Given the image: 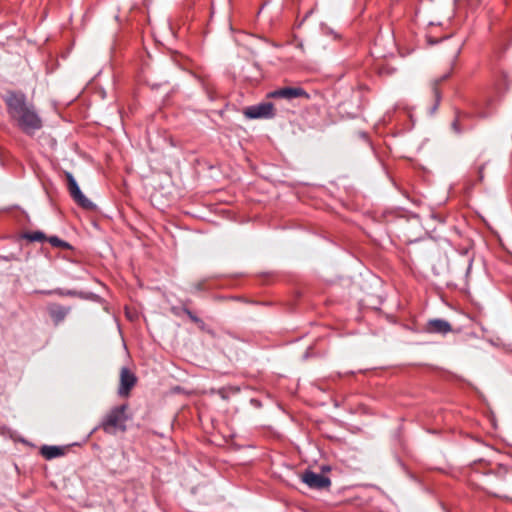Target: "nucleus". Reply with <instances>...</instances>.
<instances>
[{"label": "nucleus", "instance_id": "1", "mask_svg": "<svg viewBox=\"0 0 512 512\" xmlns=\"http://www.w3.org/2000/svg\"><path fill=\"white\" fill-rule=\"evenodd\" d=\"M8 112L19 128L33 134L42 127V120L31 105L25 102V97L20 94L10 93L6 97Z\"/></svg>", "mask_w": 512, "mask_h": 512}, {"label": "nucleus", "instance_id": "2", "mask_svg": "<svg viewBox=\"0 0 512 512\" xmlns=\"http://www.w3.org/2000/svg\"><path fill=\"white\" fill-rule=\"evenodd\" d=\"M127 408L126 404L112 408L101 423L102 429L109 434H115L119 430L125 431V423L128 420Z\"/></svg>", "mask_w": 512, "mask_h": 512}, {"label": "nucleus", "instance_id": "3", "mask_svg": "<svg viewBox=\"0 0 512 512\" xmlns=\"http://www.w3.org/2000/svg\"><path fill=\"white\" fill-rule=\"evenodd\" d=\"M67 179L68 190L73 200L85 209H90L94 205L93 203L82 193L75 178L70 172H65Z\"/></svg>", "mask_w": 512, "mask_h": 512}, {"label": "nucleus", "instance_id": "4", "mask_svg": "<svg viewBox=\"0 0 512 512\" xmlns=\"http://www.w3.org/2000/svg\"><path fill=\"white\" fill-rule=\"evenodd\" d=\"M244 115L250 119L271 118L274 116V106L270 102H264L247 107Z\"/></svg>", "mask_w": 512, "mask_h": 512}, {"label": "nucleus", "instance_id": "5", "mask_svg": "<svg viewBox=\"0 0 512 512\" xmlns=\"http://www.w3.org/2000/svg\"><path fill=\"white\" fill-rule=\"evenodd\" d=\"M302 481L310 488L315 489H325L328 488L331 484V481L328 477L312 471H306L302 475Z\"/></svg>", "mask_w": 512, "mask_h": 512}, {"label": "nucleus", "instance_id": "6", "mask_svg": "<svg viewBox=\"0 0 512 512\" xmlns=\"http://www.w3.org/2000/svg\"><path fill=\"white\" fill-rule=\"evenodd\" d=\"M135 375L126 367H123L120 371V386L118 393L120 396H128L130 390L136 384Z\"/></svg>", "mask_w": 512, "mask_h": 512}, {"label": "nucleus", "instance_id": "7", "mask_svg": "<svg viewBox=\"0 0 512 512\" xmlns=\"http://www.w3.org/2000/svg\"><path fill=\"white\" fill-rule=\"evenodd\" d=\"M308 97L307 93L299 87H285L278 90H275L269 94V97L272 98H285V99H294L298 97Z\"/></svg>", "mask_w": 512, "mask_h": 512}, {"label": "nucleus", "instance_id": "8", "mask_svg": "<svg viewBox=\"0 0 512 512\" xmlns=\"http://www.w3.org/2000/svg\"><path fill=\"white\" fill-rule=\"evenodd\" d=\"M426 330L429 333H436L445 335L449 333L452 328L449 322L442 319H433L427 323Z\"/></svg>", "mask_w": 512, "mask_h": 512}, {"label": "nucleus", "instance_id": "9", "mask_svg": "<svg viewBox=\"0 0 512 512\" xmlns=\"http://www.w3.org/2000/svg\"><path fill=\"white\" fill-rule=\"evenodd\" d=\"M41 454L44 458L50 460L64 454V448L58 446H43L41 448Z\"/></svg>", "mask_w": 512, "mask_h": 512}, {"label": "nucleus", "instance_id": "10", "mask_svg": "<svg viewBox=\"0 0 512 512\" xmlns=\"http://www.w3.org/2000/svg\"><path fill=\"white\" fill-rule=\"evenodd\" d=\"M68 312V308L60 305H55L50 309V315L56 323L63 321L64 318L67 316Z\"/></svg>", "mask_w": 512, "mask_h": 512}, {"label": "nucleus", "instance_id": "11", "mask_svg": "<svg viewBox=\"0 0 512 512\" xmlns=\"http://www.w3.org/2000/svg\"><path fill=\"white\" fill-rule=\"evenodd\" d=\"M25 237L30 241H42L45 238L44 234L39 231L28 233L25 235Z\"/></svg>", "mask_w": 512, "mask_h": 512}, {"label": "nucleus", "instance_id": "12", "mask_svg": "<svg viewBox=\"0 0 512 512\" xmlns=\"http://www.w3.org/2000/svg\"><path fill=\"white\" fill-rule=\"evenodd\" d=\"M49 242L54 247H68L69 246L66 242L62 241L61 239H59L58 237H55V236L50 237Z\"/></svg>", "mask_w": 512, "mask_h": 512}, {"label": "nucleus", "instance_id": "13", "mask_svg": "<svg viewBox=\"0 0 512 512\" xmlns=\"http://www.w3.org/2000/svg\"><path fill=\"white\" fill-rule=\"evenodd\" d=\"M460 50H461L460 46H456V48H455V50L453 52V56H452L453 59H456L458 57V55L460 53Z\"/></svg>", "mask_w": 512, "mask_h": 512}, {"label": "nucleus", "instance_id": "14", "mask_svg": "<svg viewBox=\"0 0 512 512\" xmlns=\"http://www.w3.org/2000/svg\"><path fill=\"white\" fill-rule=\"evenodd\" d=\"M189 316L190 318L194 321V322H198V318L193 316L190 312H189Z\"/></svg>", "mask_w": 512, "mask_h": 512}]
</instances>
